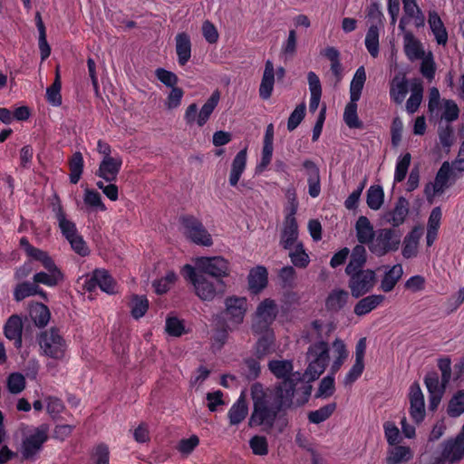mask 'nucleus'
<instances>
[{"instance_id":"obj_1","label":"nucleus","mask_w":464,"mask_h":464,"mask_svg":"<svg viewBox=\"0 0 464 464\" xmlns=\"http://www.w3.org/2000/svg\"><path fill=\"white\" fill-rule=\"evenodd\" d=\"M268 369L277 379H282L276 389V397L281 399L283 404H292L295 386L301 380L299 372H293V362L272 360L268 362Z\"/></svg>"},{"instance_id":"obj_2","label":"nucleus","mask_w":464,"mask_h":464,"mask_svg":"<svg viewBox=\"0 0 464 464\" xmlns=\"http://www.w3.org/2000/svg\"><path fill=\"white\" fill-rule=\"evenodd\" d=\"M276 399L263 392L253 395L254 409L248 420L249 427L264 426L266 429L273 427L281 408L291 405L283 404L281 399L277 397Z\"/></svg>"},{"instance_id":"obj_3","label":"nucleus","mask_w":464,"mask_h":464,"mask_svg":"<svg viewBox=\"0 0 464 464\" xmlns=\"http://www.w3.org/2000/svg\"><path fill=\"white\" fill-rule=\"evenodd\" d=\"M37 341L41 354L57 361L65 359L68 344L59 329L52 327L43 331Z\"/></svg>"},{"instance_id":"obj_4","label":"nucleus","mask_w":464,"mask_h":464,"mask_svg":"<svg viewBox=\"0 0 464 464\" xmlns=\"http://www.w3.org/2000/svg\"><path fill=\"white\" fill-rule=\"evenodd\" d=\"M308 366L304 373L307 380L314 381L324 372L329 362V345L325 341L311 344L306 353Z\"/></svg>"},{"instance_id":"obj_5","label":"nucleus","mask_w":464,"mask_h":464,"mask_svg":"<svg viewBox=\"0 0 464 464\" xmlns=\"http://www.w3.org/2000/svg\"><path fill=\"white\" fill-rule=\"evenodd\" d=\"M21 430L24 434L22 454L24 459H28L41 450L48 439L49 427L46 424H41L38 427L22 424Z\"/></svg>"},{"instance_id":"obj_6","label":"nucleus","mask_w":464,"mask_h":464,"mask_svg":"<svg viewBox=\"0 0 464 464\" xmlns=\"http://www.w3.org/2000/svg\"><path fill=\"white\" fill-rule=\"evenodd\" d=\"M441 451L430 464H455L464 459V423L460 431L440 444Z\"/></svg>"},{"instance_id":"obj_7","label":"nucleus","mask_w":464,"mask_h":464,"mask_svg":"<svg viewBox=\"0 0 464 464\" xmlns=\"http://www.w3.org/2000/svg\"><path fill=\"white\" fill-rule=\"evenodd\" d=\"M348 276V287L354 298H359L371 292L377 282L376 272L372 269H357L346 271Z\"/></svg>"},{"instance_id":"obj_8","label":"nucleus","mask_w":464,"mask_h":464,"mask_svg":"<svg viewBox=\"0 0 464 464\" xmlns=\"http://www.w3.org/2000/svg\"><path fill=\"white\" fill-rule=\"evenodd\" d=\"M278 307L275 300L266 298L256 307L252 321V331L255 334H261L271 330V325L276 318Z\"/></svg>"},{"instance_id":"obj_9","label":"nucleus","mask_w":464,"mask_h":464,"mask_svg":"<svg viewBox=\"0 0 464 464\" xmlns=\"http://www.w3.org/2000/svg\"><path fill=\"white\" fill-rule=\"evenodd\" d=\"M182 273L184 277L193 285L195 294L200 300L212 301L215 298L217 288L204 274L197 272L190 265L184 266Z\"/></svg>"},{"instance_id":"obj_10","label":"nucleus","mask_w":464,"mask_h":464,"mask_svg":"<svg viewBox=\"0 0 464 464\" xmlns=\"http://www.w3.org/2000/svg\"><path fill=\"white\" fill-rule=\"evenodd\" d=\"M401 235L392 228H381L376 231L369 250L376 256H383L399 249Z\"/></svg>"},{"instance_id":"obj_11","label":"nucleus","mask_w":464,"mask_h":464,"mask_svg":"<svg viewBox=\"0 0 464 464\" xmlns=\"http://www.w3.org/2000/svg\"><path fill=\"white\" fill-rule=\"evenodd\" d=\"M184 235L197 245L210 246L213 244L211 235L202 222L194 216L187 215L180 218Z\"/></svg>"},{"instance_id":"obj_12","label":"nucleus","mask_w":464,"mask_h":464,"mask_svg":"<svg viewBox=\"0 0 464 464\" xmlns=\"http://www.w3.org/2000/svg\"><path fill=\"white\" fill-rule=\"evenodd\" d=\"M225 310L222 314L227 323V327L232 329L241 324L247 311V300L246 297L228 296L224 302Z\"/></svg>"},{"instance_id":"obj_13","label":"nucleus","mask_w":464,"mask_h":464,"mask_svg":"<svg viewBox=\"0 0 464 464\" xmlns=\"http://www.w3.org/2000/svg\"><path fill=\"white\" fill-rule=\"evenodd\" d=\"M36 260L41 262L44 269H46V272L41 271L34 275L33 281L37 285L42 284L49 287H54L63 281L64 276L63 272L55 265L54 261L48 255V253Z\"/></svg>"},{"instance_id":"obj_14","label":"nucleus","mask_w":464,"mask_h":464,"mask_svg":"<svg viewBox=\"0 0 464 464\" xmlns=\"http://www.w3.org/2000/svg\"><path fill=\"white\" fill-rule=\"evenodd\" d=\"M97 175L102 179L96 185L111 200H116V161L111 157L104 158L101 162Z\"/></svg>"},{"instance_id":"obj_15","label":"nucleus","mask_w":464,"mask_h":464,"mask_svg":"<svg viewBox=\"0 0 464 464\" xmlns=\"http://www.w3.org/2000/svg\"><path fill=\"white\" fill-rule=\"evenodd\" d=\"M80 280L82 288L88 292H92L99 287L107 294H114V280L106 269H95L92 274L82 276Z\"/></svg>"},{"instance_id":"obj_16","label":"nucleus","mask_w":464,"mask_h":464,"mask_svg":"<svg viewBox=\"0 0 464 464\" xmlns=\"http://www.w3.org/2000/svg\"><path fill=\"white\" fill-rule=\"evenodd\" d=\"M452 169L448 161H445L438 170L433 182L426 184L424 193L429 201H432L437 194H441L451 184Z\"/></svg>"},{"instance_id":"obj_17","label":"nucleus","mask_w":464,"mask_h":464,"mask_svg":"<svg viewBox=\"0 0 464 464\" xmlns=\"http://www.w3.org/2000/svg\"><path fill=\"white\" fill-rule=\"evenodd\" d=\"M196 266L200 270L199 273L208 274L216 278L227 276L229 274V264L222 256L199 257L196 261Z\"/></svg>"},{"instance_id":"obj_18","label":"nucleus","mask_w":464,"mask_h":464,"mask_svg":"<svg viewBox=\"0 0 464 464\" xmlns=\"http://www.w3.org/2000/svg\"><path fill=\"white\" fill-rule=\"evenodd\" d=\"M406 17H401L399 29L403 33V49L406 56L411 62L419 60L425 55L421 44L414 37L413 34L406 30Z\"/></svg>"},{"instance_id":"obj_19","label":"nucleus","mask_w":464,"mask_h":464,"mask_svg":"<svg viewBox=\"0 0 464 464\" xmlns=\"http://www.w3.org/2000/svg\"><path fill=\"white\" fill-rule=\"evenodd\" d=\"M410 415L411 420L420 424L426 416L424 395L418 382H413L410 387Z\"/></svg>"},{"instance_id":"obj_20","label":"nucleus","mask_w":464,"mask_h":464,"mask_svg":"<svg viewBox=\"0 0 464 464\" xmlns=\"http://www.w3.org/2000/svg\"><path fill=\"white\" fill-rule=\"evenodd\" d=\"M410 203L404 197H400L392 209L383 213L382 219L394 227L402 225L409 215Z\"/></svg>"},{"instance_id":"obj_21","label":"nucleus","mask_w":464,"mask_h":464,"mask_svg":"<svg viewBox=\"0 0 464 464\" xmlns=\"http://www.w3.org/2000/svg\"><path fill=\"white\" fill-rule=\"evenodd\" d=\"M298 225L296 220H284L280 236V246L284 249L291 250L298 241Z\"/></svg>"},{"instance_id":"obj_22","label":"nucleus","mask_w":464,"mask_h":464,"mask_svg":"<svg viewBox=\"0 0 464 464\" xmlns=\"http://www.w3.org/2000/svg\"><path fill=\"white\" fill-rule=\"evenodd\" d=\"M355 232L359 242L358 245H367L370 247L376 231H374L373 226L367 217L361 216L358 218L355 223Z\"/></svg>"},{"instance_id":"obj_23","label":"nucleus","mask_w":464,"mask_h":464,"mask_svg":"<svg viewBox=\"0 0 464 464\" xmlns=\"http://www.w3.org/2000/svg\"><path fill=\"white\" fill-rule=\"evenodd\" d=\"M53 211L55 214V218L58 221V226L63 236L66 239H70L72 237H75V235L78 234L76 225L74 222L66 218V215L59 200H57V203L53 204Z\"/></svg>"},{"instance_id":"obj_24","label":"nucleus","mask_w":464,"mask_h":464,"mask_svg":"<svg viewBox=\"0 0 464 464\" xmlns=\"http://www.w3.org/2000/svg\"><path fill=\"white\" fill-rule=\"evenodd\" d=\"M23 322L17 314L11 315L4 325L5 336L14 342L16 347L22 344Z\"/></svg>"},{"instance_id":"obj_25","label":"nucleus","mask_w":464,"mask_h":464,"mask_svg":"<svg viewBox=\"0 0 464 464\" xmlns=\"http://www.w3.org/2000/svg\"><path fill=\"white\" fill-rule=\"evenodd\" d=\"M246 150L247 149L245 147L243 150L238 151L232 161L228 179L231 187L235 188L237 186L238 181L246 169L247 157Z\"/></svg>"},{"instance_id":"obj_26","label":"nucleus","mask_w":464,"mask_h":464,"mask_svg":"<svg viewBox=\"0 0 464 464\" xmlns=\"http://www.w3.org/2000/svg\"><path fill=\"white\" fill-rule=\"evenodd\" d=\"M411 95L406 102V111L409 114L415 113L422 102L423 83L420 79L415 78L411 82Z\"/></svg>"},{"instance_id":"obj_27","label":"nucleus","mask_w":464,"mask_h":464,"mask_svg":"<svg viewBox=\"0 0 464 464\" xmlns=\"http://www.w3.org/2000/svg\"><path fill=\"white\" fill-rule=\"evenodd\" d=\"M275 84V68L270 60H267L265 64L261 83L259 86V95L263 100H267L271 97Z\"/></svg>"},{"instance_id":"obj_28","label":"nucleus","mask_w":464,"mask_h":464,"mask_svg":"<svg viewBox=\"0 0 464 464\" xmlns=\"http://www.w3.org/2000/svg\"><path fill=\"white\" fill-rule=\"evenodd\" d=\"M303 166L305 169L307 174L309 195L312 198H316L321 192L319 169L314 164V162L310 160H304Z\"/></svg>"},{"instance_id":"obj_29","label":"nucleus","mask_w":464,"mask_h":464,"mask_svg":"<svg viewBox=\"0 0 464 464\" xmlns=\"http://www.w3.org/2000/svg\"><path fill=\"white\" fill-rule=\"evenodd\" d=\"M178 63L184 66L191 57V42L187 33H179L175 37Z\"/></svg>"},{"instance_id":"obj_30","label":"nucleus","mask_w":464,"mask_h":464,"mask_svg":"<svg viewBox=\"0 0 464 464\" xmlns=\"http://www.w3.org/2000/svg\"><path fill=\"white\" fill-rule=\"evenodd\" d=\"M409 92V82L405 76H395L390 84V97L396 104H401Z\"/></svg>"},{"instance_id":"obj_31","label":"nucleus","mask_w":464,"mask_h":464,"mask_svg":"<svg viewBox=\"0 0 464 464\" xmlns=\"http://www.w3.org/2000/svg\"><path fill=\"white\" fill-rule=\"evenodd\" d=\"M39 295L44 299H47V294L39 287L34 282L28 281L18 284L14 290V298L15 301L20 302L26 297Z\"/></svg>"},{"instance_id":"obj_32","label":"nucleus","mask_w":464,"mask_h":464,"mask_svg":"<svg viewBox=\"0 0 464 464\" xmlns=\"http://www.w3.org/2000/svg\"><path fill=\"white\" fill-rule=\"evenodd\" d=\"M422 236L420 227H414L403 240L402 256L409 259L417 256L419 241Z\"/></svg>"},{"instance_id":"obj_33","label":"nucleus","mask_w":464,"mask_h":464,"mask_svg":"<svg viewBox=\"0 0 464 464\" xmlns=\"http://www.w3.org/2000/svg\"><path fill=\"white\" fill-rule=\"evenodd\" d=\"M385 299L382 295H371L362 298L353 308L357 316H363L377 308Z\"/></svg>"},{"instance_id":"obj_34","label":"nucleus","mask_w":464,"mask_h":464,"mask_svg":"<svg viewBox=\"0 0 464 464\" xmlns=\"http://www.w3.org/2000/svg\"><path fill=\"white\" fill-rule=\"evenodd\" d=\"M349 294L343 289H334L325 300V308L329 312H338L345 306Z\"/></svg>"},{"instance_id":"obj_35","label":"nucleus","mask_w":464,"mask_h":464,"mask_svg":"<svg viewBox=\"0 0 464 464\" xmlns=\"http://www.w3.org/2000/svg\"><path fill=\"white\" fill-rule=\"evenodd\" d=\"M403 275V268L402 266L400 264H396L392 266L383 276L382 281H381V289L385 292L389 293L391 292L399 280L401 278Z\"/></svg>"},{"instance_id":"obj_36","label":"nucleus","mask_w":464,"mask_h":464,"mask_svg":"<svg viewBox=\"0 0 464 464\" xmlns=\"http://www.w3.org/2000/svg\"><path fill=\"white\" fill-rule=\"evenodd\" d=\"M249 288L254 293H258L266 286L267 271L265 266H256L248 275Z\"/></svg>"},{"instance_id":"obj_37","label":"nucleus","mask_w":464,"mask_h":464,"mask_svg":"<svg viewBox=\"0 0 464 464\" xmlns=\"http://www.w3.org/2000/svg\"><path fill=\"white\" fill-rule=\"evenodd\" d=\"M428 22L437 43L445 45L448 42V33L440 17L435 11L430 12Z\"/></svg>"},{"instance_id":"obj_38","label":"nucleus","mask_w":464,"mask_h":464,"mask_svg":"<svg viewBox=\"0 0 464 464\" xmlns=\"http://www.w3.org/2000/svg\"><path fill=\"white\" fill-rule=\"evenodd\" d=\"M247 413L248 408L246 401L242 396H240L227 412L229 424L232 426L238 425L246 419Z\"/></svg>"},{"instance_id":"obj_39","label":"nucleus","mask_w":464,"mask_h":464,"mask_svg":"<svg viewBox=\"0 0 464 464\" xmlns=\"http://www.w3.org/2000/svg\"><path fill=\"white\" fill-rule=\"evenodd\" d=\"M332 347L334 361L331 365V372L333 374H335L340 370L344 361L348 357V352L345 343H343V340L339 338H336L333 342Z\"/></svg>"},{"instance_id":"obj_40","label":"nucleus","mask_w":464,"mask_h":464,"mask_svg":"<svg viewBox=\"0 0 464 464\" xmlns=\"http://www.w3.org/2000/svg\"><path fill=\"white\" fill-rule=\"evenodd\" d=\"M220 99V92L217 90L212 92L211 96L208 99V101L201 107L198 118L197 124L199 127H202L209 119L213 111L217 107Z\"/></svg>"},{"instance_id":"obj_41","label":"nucleus","mask_w":464,"mask_h":464,"mask_svg":"<svg viewBox=\"0 0 464 464\" xmlns=\"http://www.w3.org/2000/svg\"><path fill=\"white\" fill-rule=\"evenodd\" d=\"M366 261L367 252L365 246L362 245H356L351 252L350 261L345 267V272L363 269Z\"/></svg>"},{"instance_id":"obj_42","label":"nucleus","mask_w":464,"mask_h":464,"mask_svg":"<svg viewBox=\"0 0 464 464\" xmlns=\"http://www.w3.org/2000/svg\"><path fill=\"white\" fill-rule=\"evenodd\" d=\"M366 81V72L363 66H360L351 82L350 84V100L358 102L361 98L362 91Z\"/></svg>"},{"instance_id":"obj_43","label":"nucleus","mask_w":464,"mask_h":464,"mask_svg":"<svg viewBox=\"0 0 464 464\" xmlns=\"http://www.w3.org/2000/svg\"><path fill=\"white\" fill-rule=\"evenodd\" d=\"M30 316L37 326L44 327L48 324L51 314L46 305L34 303L30 307Z\"/></svg>"},{"instance_id":"obj_44","label":"nucleus","mask_w":464,"mask_h":464,"mask_svg":"<svg viewBox=\"0 0 464 464\" xmlns=\"http://www.w3.org/2000/svg\"><path fill=\"white\" fill-rule=\"evenodd\" d=\"M384 202V191L380 185L371 186L367 190L366 203L372 210H379Z\"/></svg>"},{"instance_id":"obj_45","label":"nucleus","mask_w":464,"mask_h":464,"mask_svg":"<svg viewBox=\"0 0 464 464\" xmlns=\"http://www.w3.org/2000/svg\"><path fill=\"white\" fill-rule=\"evenodd\" d=\"M412 457V451L409 447L395 446L389 451L386 461L387 464H399L409 461Z\"/></svg>"},{"instance_id":"obj_46","label":"nucleus","mask_w":464,"mask_h":464,"mask_svg":"<svg viewBox=\"0 0 464 464\" xmlns=\"http://www.w3.org/2000/svg\"><path fill=\"white\" fill-rule=\"evenodd\" d=\"M36 26L39 32V50L42 61L47 59L51 54V47L46 40V31L40 13L35 14Z\"/></svg>"},{"instance_id":"obj_47","label":"nucleus","mask_w":464,"mask_h":464,"mask_svg":"<svg viewBox=\"0 0 464 464\" xmlns=\"http://www.w3.org/2000/svg\"><path fill=\"white\" fill-rule=\"evenodd\" d=\"M377 24H372L365 36V46L370 54L375 58L379 54V30Z\"/></svg>"},{"instance_id":"obj_48","label":"nucleus","mask_w":464,"mask_h":464,"mask_svg":"<svg viewBox=\"0 0 464 464\" xmlns=\"http://www.w3.org/2000/svg\"><path fill=\"white\" fill-rule=\"evenodd\" d=\"M464 412V390L458 391L450 400L447 413L451 418L459 417Z\"/></svg>"},{"instance_id":"obj_49","label":"nucleus","mask_w":464,"mask_h":464,"mask_svg":"<svg viewBox=\"0 0 464 464\" xmlns=\"http://www.w3.org/2000/svg\"><path fill=\"white\" fill-rule=\"evenodd\" d=\"M289 252V257L293 265L296 267L304 268L308 266L310 258L305 252L303 243H296Z\"/></svg>"},{"instance_id":"obj_50","label":"nucleus","mask_w":464,"mask_h":464,"mask_svg":"<svg viewBox=\"0 0 464 464\" xmlns=\"http://www.w3.org/2000/svg\"><path fill=\"white\" fill-rule=\"evenodd\" d=\"M357 102L350 101L346 105L343 112V121L346 125L351 129H362V122L359 120L357 115Z\"/></svg>"},{"instance_id":"obj_51","label":"nucleus","mask_w":464,"mask_h":464,"mask_svg":"<svg viewBox=\"0 0 464 464\" xmlns=\"http://www.w3.org/2000/svg\"><path fill=\"white\" fill-rule=\"evenodd\" d=\"M336 410V403H328L318 410L310 411L308 414V420L311 423L319 424L326 420Z\"/></svg>"},{"instance_id":"obj_52","label":"nucleus","mask_w":464,"mask_h":464,"mask_svg":"<svg viewBox=\"0 0 464 464\" xmlns=\"http://www.w3.org/2000/svg\"><path fill=\"white\" fill-rule=\"evenodd\" d=\"M83 170V157L80 151L73 153L70 160V181L72 184L78 183Z\"/></svg>"},{"instance_id":"obj_53","label":"nucleus","mask_w":464,"mask_h":464,"mask_svg":"<svg viewBox=\"0 0 464 464\" xmlns=\"http://www.w3.org/2000/svg\"><path fill=\"white\" fill-rule=\"evenodd\" d=\"M411 156L410 153L401 155L397 159L395 172H394V182H401L405 179L408 173L409 167L411 165Z\"/></svg>"},{"instance_id":"obj_54","label":"nucleus","mask_w":464,"mask_h":464,"mask_svg":"<svg viewBox=\"0 0 464 464\" xmlns=\"http://www.w3.org/2000/svg\"><path fill=\"white\" fill-rule=\"evenodd\" d=\"M25 378L20 372H12L6 379V387L10 393L19 394L25 389Z\"/></svg>"},{"instance_id":"obj_55","label":"nucleus","mask_w":464,"mask_h":464,"mask_svg":"<svg viewBox=\"0 0 464 464\" xmlns=\"http://www.w3.org/2000/svg\"><path fill=\"white\" fill-rule=\"evenodd\" d=\"M335 391L334 386V374H331L324 377L320 382L316 397L318 398H328L334 394Z\"/></svg>"},{"instance_id":"obj_56","label":"nucleus","mask_w":464,"mask_h":464,"mask_svg":"<svg viewBox=\"0 0 464 464\" xmlns=\"http://www.w3.org/2000/svg\"><path fill=\"white\" fill-rule=\"evenodd\" d=\"M165 330L168 334L179 337L186 333L184 321L178 317H168L166 320Z\"/></svg>"},{"instance_id":"obj_57","label":"nucleus","mask_w":464,"mask_h":464,"mask_svg":"<svg viewBox=\"0 0 464 464\" xmlns=\"http://www.w3.org/2000/svg\"><path fill=\"white\" fill-rule=\"evenodd\" d=\"M420 59L422 60L420 64L421 74L429 81L433 80L436 72V65L432 53H429Z\"/></svg>"},{"instance_id":"obj_58","label":"nucleus","mask_w":464,"mask_h":464,"mask_svg":"<svg viewBox=\"0 0 464 464\" xmlns=\"http://www.w3.org/2000/svg\"><path fill=\"white\" fill-rule=\"evenodd\" d=\"M249 446L255 455L266 456L268 454L267 440L264 436L256 435L249 440Z\"/></svg>"},{"instance_id":"obj_59","label":"nucleus","mask_w":464,"mask_h":464,"mask_svg":"<svg viewBox=\"0 0 464 464\" xmlns=\"http://www.w3.org/2000/svg\"><path fill=\"white\" fill-rule=\"evenodd\" d=\"M305 115V104L301 103L290 114L287 121V130L293 131L302 122Z\"/></svg>"},{"instance_id":"obj_60","label":"nucleus","mask_w":464,"mask_h":464,"mask_svg":"<svg viewBox=\"0 0 464 464\" xmlns=\"http://www.w3.org/2000/svg\"><path fill=\"white\" fill-rule=\"evenodd\" d=\"M279 278L285 288H294L295 286L296 272L293 266H287L280 269Z\"/></svg>"},{"instance_id":"obj_61","label":"nucleus","mask_w":464,"mask_h":464,"mask_svg":"<svg viewBox=\"0 0 464 464\" xmlns=\"http://www.w3.org/2000/svg\"><path fill=\"white\" fill-rule=\"evenodd\" d=\"M259 335L261 337L256 343V353L259 356H264L269 352L274 343V334L272 330H269V332L262 333Z\"/></svg>"},{"instance_id":"obj_62","label":"nucleus","mask_w":464,"mask_h":464,"mask_svg":"<svg viewBox=\"0 0 464 464\" xmlns=\"http://www.w3.org/2000/svg\"><path fill=\"white\" fill-rule=\"evenodd\" d=\"M149 308V301L145 296H135L131 301V314L134 318L142 317Z\"/></svg>"},{"instance_id":"obj_63","label":"nucleus","mask_w":464,"mask_h":464,"mask_svg":"<svg viewBox=\"0 0 464 464\" xmlns=\"http://www.w3.org/2000/svg\"><path fill=\"white\" fill-rule=\"evenodd\" d=\"M242 371L247 380H255L260 373L259 362L254 358L246 359Z\"/></svg>"},{"instance_id":"obj_64","label":"nucleus","mask_w":464,"mask_h":464,"mask_svg":"<svg viewBox=\"0 0 464 464\" xmlns=\"http://www.w3.org/2000/svg\"><path fill=\"white\" fill-rule=\"evenodd\" d=\"M155 75L157 79L167 87H175L179 82V78L174 72L164 68L156 69Z\"/></svg>"}]
</instances>
